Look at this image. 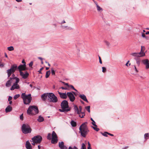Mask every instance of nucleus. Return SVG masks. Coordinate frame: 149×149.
Listing matches in <instances>:
<instances>
[{
  "instance_id": "nucleus-64",
  "label": "nucleus",
  "mask_w": 149,
  "mask_h": 149,
  "mask_svg": "<svg viewBox=\"0 0 149 149\" xmlns=\"http://www.w3.org/2000/svg\"><path fill=\"white\" fill-rule=\"evenodd\" d=\"M74 149H78L75 146L74 147Z\"/></svg>"
},
{
  "instance_id": "nucleus-56",
  "label": "nucleus",
  "mask_w": 149,
  "mask_h": 149,
  "mask_svg": "<svg viewBox=\"0 0 149 149\" xmlns=\"http://www.w3.org/2000/svg\"><path fill=\"white\" fill-rule=\"evenodd\" d=\"M134 68L135 71H136V72L137 73L138 72V71L137 70V69L135 66H134Z\"/></svg>"
},
{
  "instance_id": "nucleus-6",
  "label": "nucleus",
  "mask_w": 149,
  "mask_h": 149,
  "mask_svg": "<svg viewBox=\"0 0 149 149\" xmlns=\"http://www.w3.org/2000/svg\"><path fill=\"white\" fill-rule=\"evenodd\" d=\"M31 139L32 142V145L35 146L36 143H40L42 140V138L41 136L38 135L33 137Z\"/></svg>"
},
{
  "instance_id": "nucleus-43",
  "label": "nucleus",
  "mask_w": 149,
  "mask_h": 149,
  "mask_svg": "<svg viewBox=\"0 0 149 149\" xmlns=\"http://www.w3.org/2000/svg\"><path fill=\"white\" fill-rule=\"evenodd\" d=\"M104 42L107 46H109L110 45V43L108 42L105 41H104Z\"/></svg>"
},
{
  "instance_id": "nucleus-46",
  "label": "nucleus",
  "mask_w": 149,
  "mask_h": 149,
  "mask_svg": "<svg viewBox=\"0 0 149 149\" xmlns=\"http://www.w3.org/2000/svg\"><path fill=\"white\" fill-rule=\"evenodd\" d=\"M102 71L103 72H106V68L105 67H102Z\"/></svg>"
},
{
  "instance_id": "nucleus-38",
  "label": "nucleus",
  "mask_w": 149,
  "mask_h": 149,
  "mask_svg": "<svg viewBox=\"0 0 149 149\" xmlns=\"http://www.w3.org/2000/svg\"><path fill=\"white\" fill-rule=\"evenodd\" d=\"M86 109L89 113L90 112V106H88L85 107Z\"/></svg>"
},
{
  "instance_id": "nucleus-12",
  "label": "nucleus",
  "mask_w": 149,
  "mask_h": 149,
  "mask_svg": "<svg viewBox=\"0 0 149 149\" xmlns=\"http://www.w3.org/2000/svg\"><path fill=\"white\" fill-rule=\"evenodd\" d=\"M67 95L71 102H73L75 100V97L72 93L68 92L67 93Z\"/></svg>"
},
{
  "instance_id": "nucleus-24",
  "label": "nucleus",
  "mask_w": 149,
  "mask_h": 149,
  "mask_svg": "<svg viewBox=\"0 0 149 149\" xmlns=\"http://www.w3.org/2000/svg\"><path fill=\"white\" fill-rule=\"evenodd\" d=\"M12 109V108L10 105L8 106L6 109L5 111L6 113L11 111Z\"/></svg>"
},
{
  "instance_id": "nucleus-3",
  "label": "nucleus",
  "mask_w": 149,
  "mask_h": 149,
  "mask_svg": "<svg viewBox=\"0 0 149 149\" xmlns=\"http://www.w3.org/2000/svg\"><path fill=\"white\" fill-rule=\"evenodd\" d=\"M21 97L24 104H29L32 100V97L30 94L26 95L25 93H23L22 94Z\"/></svg>"
},
{
  "instance_id": "nucleus-19",
  "label": "nucleus",
  "mask_w": 149,
  "mask_h": 149,
  "mask_svg": "<svg viewBox=\"0 0 149 149\" xmlns=\"http://www.w3.org/2000/svg\"><path fill=\"white\" fill-rule=\"evenodd\" d=\"M48 93H45L42 95L41 96V98L43 101L46 100L47 97H48Z\"/></svg>"
},
{
  "instance_id": "nucleus-25",
  "label": "nucleus",
  "mask_w": 149,
  "mask_h": 149,
  "mask_svg": "<svg viewBox=\"0 0 149 149\" xmlns=\"http://www.w3.org/2000/svg\"><path fill=\"white\" fill-rule=\"evenodd\" d=\"M74 108L75 111L76 112H77V114L79 115H80L81 113L80 112V111H79V110L77 107L76 105H75L74 106Z\"/></svg>"
},
{
  "instance_id": "nucleus-7",
  "label": "nucleus",
  "mask_w": 149,
  "mask_h": 149,
  "mask_svg": "<svg viewBox=\"0 0 149 149\" xmlns=\"http://www.w3.org/2000/svg\"><path fill=\"white\" fill-rule=\"evenodd\" d=\"M48 100L50 102L56 103L58 102V98L53 93H48Z\"/></svg>"
},
{
  "instance_id": "nucleus-63",
  "label": "nucleus",
  "mask_w": 149,
  "mask_h": 149,
  "mask_svg": "<svg viewBox=\"0 0 149 149\" xmlns=\"http://www.w3.org/2000/svg\"><path fill=\"white\" fill-rule=\"evenodd\" d=\"M146 35H147V34H149V31H148L146 33Z\"/></svg>"
},
{
  "instance_id": "nucleus-54",
  "label": "nucleus",
  "mask_w": 149,
  "mask_h": 149,
  "mask_svg": "<svg viewBox=\"0 0 149 149\" xmlns=\"http://www.w3.org/2000/svg\"><path fill=\"white\" fill-rule=\"evenodd\" d=\"M142 36L143 38H145L146 37L145 34L143 33L142 34Z\"/></svg>"
},
{
  "instance_id": "nucleus-31",
  "label": "nucleus",
  "mask_w": 149,
  "mask_h": 149,
  "mask_svg": "<svg viewBox=\"0 0 149 149\" xmlns=\"http://www.w3.org/2000/svg\"><path fill=\"white\" fill-rule=\"evenodd\" d=\"M50 74V71H48L46 72L45 74V77L47 78L49 77Z\"/></svg>"
},
{
  "instance_id": "nucleus-53",
  "label": "nucleus",
  "mask_w": 149,
  "mask_h": 149,
  "mask_svg": "<svg viewBox=\"0 0 149 149\" xmlns=\"http://www.w3.org/2000/svg\"><path fill=\"white\" fill-rule=\"evenodd\" d=\"M99 62L100 64H102V62L101 58L100 56H99Z\"/></svg>"
},
{
  "instance_id": "nucleus-61",
  "label": "nucleus",
  "mask_w": 149,
  "mask_h": 149,
  "mask_svg": "<svg viewBox=\"0 0 149 149\" xmlns=\"http://www.w3.org/2000/svg\"><path fill=\"white\" fill-rule=\"evenodd\" d=\"M4 66V65L3 64H1L0 65V67H3Z\"/></svg>"
},
{
  "instance_id": "nucleus-50",
  "label": "nucleus",
  "mask_w": 149,
  "mask_h": 149,
  "mask_svg": "<svg viewBox=\"0 0 149 149\" xmlns=\"http://www.w3.org/2000/svg\"><path fill=\"white\" fill-rule=\"evenodd\" d=\"M79 111H80V112H81V111H82V107L81 106H80L79 107Z\"/></svg>"
},
{
  "instance_id": "nucleus-32",
  "label": "nucleus",
  "mask_w": 149,
  "mask_h": 149,
  "mask_svg": "<svg viewBox=\"0 0 149 149\" xmlns=\"http://www.w3.org/2000/svg\"><path fill=\"white\" fill-rule=\"evenodd\" d=\"M91 120L92 121V124H93V125L95 127H97V125L95 124V122L93 120L92 118H91Z\"/></svg>"
},
{
  "instance_id": "nucleus-59",
  "label": "nucleus",
  "mask_w": 149,
  "mask_h": 149,
  "mask_svg": "<svg viewBox=\"0 0 149 149\" xmlns=\"http://www.w3.org/2000/svg\"><path fill=\"white\" fill-rule=\"evenodd\" d=\"M17 2H19L22 1V0H15Z\"/></svg>"
},
{
  "instance_id": "nucleus-47",
  "label": "nucleus",
  "mask_w": 149,
  "mask_h": 149,
  "mask_svg": "<svg viewBox=\"0 0 149 149\" xmlns=\"http://www.w3.org/2000/svg\"><path fill=\"white\" fill-rule=\"evenodd\" d=\"M43 69V67L42 68H41L39 71H38V72H39V73L42 74V72H41L42 70V69Z\"/></svg>"
},
{
  "instance_id": "nucleus-23",
  "label": "nucleus",
  "mask_w": 149,
  "mask_h": 149,
  "mask_svg": "<svg viewBox=\"0 0 149 149\" xmlns=\"http://www.w3.org/2000/svg\"><path fill=\"white\" fill-rule=\"evenodd\" d=\"M131 55L134 56H135L137 57H142V56H141V55H140L139 53H132L131 54Z\"/></svg>"
},
{
  "instance_id": "nucleus-22",
  "label": "nucleus",
  "mask_w": 149,
  "mask_h": 149,
  "mask_svg": "<svg viewBox=\"0 0 149 149\" xmlns=\"http://www.w3.org/2000/svg\"><path fill=\"white\" fill-rule=\"evenodd\" d=\"M17 68V66L16 65H13L11 66L10 68V69L12 72H14Z\"/></svg>"
},
{
  "instance_id": "nucleus-57",
  "label": "nucleus",
  "mask_w": 149,
  "mask_h": 149,
  "mask_svg": "<svg viewBox=\"0 0 149 149\" xmlns=\"http://www.w3.org/2000/svg\"><path fill=\"white\" fill-rule=\"evenodd\" d=\"M107 134H108V135H110V136H113V134H110V133H108H108H107Z\"/></svg>"
},
{
  "instance_id": "nucleus-42",
  "label": "nucleus",
  "mask_w": 149,
  "mask_h": 149,
  "mask_svg": "<svg viewBox=\"0 0 149 149\" xmlns=\"http://www.w3.org/2000/svg\"><path fill=\"white\" fill-rule=\"evenodd\" d=\"M51 72L52 75H54L55 74V72L53 68L51 69Z\"/></svg>"
},
{
  "instance_id": "nucleus-40",
  "label": "nucleus",
  "mask_w": 149,
  "mask_h": 149,
  "mask_svg": "<svg viewBox=\"0 0 149 149\" xmlns=\"http://www.w3.org/2000/svg\"><path fill=\"white\" fill-rule=\"evenodd\" d=\"M88 146L87 147V149H92L91 148V144L89 141L88 142Z\"/></svg>"
},
{
  "instance_id": "nucleus-1",
  "label": "nucleus",
  "mask_w": 149,
  "mask_h": 149,
  "mask_svg": "<svg viewBox=\"0 0 149 149\" xmlns=\"http://www.w3.org/2000/svg\"><path fill=\"white\" fill-rule=\"evenodd\" d=\"M87 122H85L82 123L79 128V132L81 136L85 137L88 132H89L87 127Z\"/></svg>"
},
{
  "instance_id": "nucleus-4",
  "label": "nucleus",
  "mask_w": 149,
  "mask_h": 149,
  "mask_svg": "<svg viewBox=\"0 0 149 149\" xmlns=\"http://www.w3.org/2000/svg\"><path fill=\"white\" fill-rule=\"evenodd\" d=\"M61 109H59V111L61 112H68L70 110L68 108L69 106L68 101L66 100H63L61 104Z\"/></svg>"
},
{
  "instance_id": "nucleus-2",
  "label": "nucleus",
  "mask_w": 149,
  "mask_h": 149,
  "mask_svg": "<svg viewBox=\"0 0 149 149\" xmlns=\"http://www.w3.org/2000/svg\"><path fill=\"white\" fill-rule=\"evenodd\" d=\"M38 107L35 105L30 106L28 109L27 113L29 115H35L38 113Z\"/></svg>"
},
{
  "instance_id": "nucleus-5",
  "label": "nucleus",
  "mask_w": 149,
  "mask_h": 149,
  "mask_svg": "<svg viewBox=\"0 0 149 149\" xmlns=\"http://www.w3.org/2000/svg\"><path fill=\"white\" fill-rule=\"evenodd\" d=\"M22 132L24 134H27L31 133L32 130L29 125L24 124L22 127Z\"/></svg>"
},
{
  "instance_id": "nucleus-52",
  "label": "nucleus",
  "mask_w": 149,
  "mask_h": 149,
  "mask_svg": "<svg viewBox=\"0 0 149 149\" xmlns=\"http://www.w3.org/2000/svg\"><path fill=\"white\" fill-rule=\"evenodd\" d=\"M61 149H68V148L65 146H64Z\"/></svg>"
},
{
  "instance_id": "nucleus-10",
  "label": "nucleus",
  "mask_w": 149,
  "mask_h": 149,
  "mask_svg": "<svg viewBox=\"0 0 149 149\" xmlns=\"http://www.w3.org/2000/svg\"><path fill=\"white\" fill-rule=\"evenodd\" d=\"M52 138L51 143L53 144H55L57 142L58 138L55 132L53 131L52 134Z\"/></svg>"
},
{
  "instance_id": "nucleus-45",
  "label": "nucleus",
  "mask_w": 149,
  "mask_h": 149,
  "mask_svg": "<svg viewBox=\"0 0 149 149\" xmlns=\"http://www.w3.org/2000/svg\"><path fill=\"white\" fill-rule=\"evenodd\" d=\"M33 64V61L31 62L29 64V67H31L32 66Z\"/></svg>"
},
{
  "instance_id": "nucleus-21",
  "label": "nucleus",
  "mask_w": 149,
  "mask_h": 149,
  "mask_svg": "<svg viewBox=\"0 0 149 149\" xmlns=\"http://www.w3.org/2000/svg\"><path fill=\"white\" fill-rule=\"evenodd\" d=\"M79 97L85 101H86L87 102H88V101L86 98V96L84 94L80 95H79Z\"/></svg>"
},
{
  "instance_id": "nucleus-11",
  "label": "nucleus",
  "mask_w": 149,
  "mask_h": 149,
  "mask_svg": "<svg viewBox=\"0 0 149 149\" xmlns=\"http://www.w3.org/2000/svg\"><path fill=\"white\" fill-rule=\"evenodd\" d=\"M15 79V77H10L9 79L6 83V86L7 87H10L11 84L13 82L14 80Z\"/></svg>"
},
{
  "instance_id": "nucleus-55",
  "label": "nucleus",
  "mask_w": 149,
  "mask_h": 149,
  "mask_svg": "<svg viewBox=\"0 0 149 149\" xmlns=\"http://www.w3.org/2000/svg\"><path fill=\"white\" fill-rule=\"evenodd\" d=\"M85 116V114H82V115H79V116L81 118H83L84 117V116Z\"/></svg>"
},
{
  "instance_id": "nucleus-20",
  "label": "nucleus",
  "mask_w": 149,
  "mask_h": 149,
  "mask_svg": "<svg viewBox=\"0 0 149 149\" xmlns=\"http://www.w3.org/2000/svg\"><path fill=\"white\" fill-rule=\"evenodd\" d=\"M95 3L96 5L97 9L98 11L101 12L103 11V9L102 8L100 7L99 5L97 3L96 1L94 2Z\"/></svg>"
},
{
  "instance_id": "nucleus-37",
  "label": "nucleus",
  "mask_w": 149,
  "mask_h": 149,
  "mask_svg": "<svg viewBox=\"0 0 149 149\" xmlns=\"http://www.w3.org/2000/svg\"><path fill=\"white\" fill-rule=\"evenodd\" d=\"M20 96L19 94H17L14 96V100H16Z\"/></svg>"
},
{
  "instance_id": "nucleus-8",
  "label": "nucleus",
  "mask_w": 149,
  "mask_h": 149,
  "mask_svg": "<svg viewBox=\"0 0 149 149\" xmlns=\"http://www.w3.org/2000/svg\"><path fill=\"white\" fill-rule=\"evenodd\" d=\"M15 78L16 81L10 88L11 91L15 89H19L20 88L19 85L18 84L19 81V79L17 77H15Z\"/></svg>"
},
{
  "instance_id": "nucleus-18",
  "label": "nucleus",
  "mask_w": 149,
  "mask_h": 149,
  "mask_svg": "<svg viewBox=\"0 0 149 149\" xmlns=\"http://www.w3.org/2000/svg\"><path fill=\"white\" fill-rule=\"evenodd\" d=\"M25 146L27 149H32L31 146L29 141H26Z\"/></svg>"
},
{
  "instance_id": "nucleus-41",
  "label": "nucleus",
  "mask_w": 149,
  "mask_h": 149,
  "mask_svg": "<svg viewBox=\"0 0 149 149\" xmlns=\"http://www.w3.org/2000/svg\"><path fill=\"white\" fill-rule=\"evenodd\" d=\"M70 87L71 88H72V89H73V90H74L76 91H77V90H76L74 87V86L72 85H69V87Z\"/></svg>"
},
{
  "instance_id": "nucleus-16",
  "label": "nucleus",
  "mask_w": 149,
  "mask_h": 149,
  "mask_svg": "<svg viewBox=\"0 0 149 149\" xmlns=\"http://www.w3.org/2000/svg\"><path fill=\"white\" fill-rule=\"evenodd\" d=\"M145 49V47L144 46H141V50L139 53L141 55V56H142V57L144 56L145 55V53L144 52Z\"/></svg>"
},
{
  "instance_id": "nucleus-60",
  "label": "nucleus",
  "mask_w": 149,
  "mask_h": 149,
  "mask_svg": "<svg viewBox=\"0 0 149 149\" xmlns=\"http://www.w3.org/2000/svg\"><path fill=\"white\" fill-rule=\"evenodd\" d=\"M60 82H61L64 85H65V84H66V83H65V82H64L62 81H61Z\"/></svg>"
},
{
  "instance_id": "nucleus-62",
  "label": "nucleus",
  "mask_w": 149,
  "mask_h": 149,
  "mask_svg": "<svg viewBox=\"0 0 149 149\" xmlns=\"http://www.w3.org/2000/svg\"><path fill=\"white\" fill-rule=\"evenodd\" d=\"M68 149H74V148H73L72 147H71V146H70L69 148H68Z\"/></svg>"
},
{
  "instance_id": "nucleus-34",
  "label": "nucleus",
  "mask_w": 149,
  "mask_h": 149,
  "mask_svg": "<svg viewBox=\"0 0 149 149\" xmlns=\"http://www.w3.org/2000/svg\"><path fill=\"white\" fill-rule=\"evenodd\" d=\"M81 149H86V146L84 143H82Z\"/></svg>"
},
{
  "instance_id": "nucleus-26",
  "label": "nucleus",
  "mask_w": 149,
  "mask_h": 149,
  "mask_svg": "<svg viewBox=\"0 0 149 149\" xmlns=\"http://www.w3.org/2000/svg\"><path fill=\"white\" fill-rule=\"evenodd\" d=\"M7 72L8 74V78L9 77L12 73H14L10 69L7 70Z\"/></svg>"
},
{
  "instance_id": "nucleus-58",
  "label": "nucleus",
  "mask_w": 149,
  "mask_h": 149,
  "mask_svg": "<svg viewBox=\"0 0 149 149\" xmlns=\"http://www.w3.org/2000/svg\"><path fill=\"white\" fill-rule=\"evenodd\" d=\"M22 63L24 64H26V63L25 62L24 60H23L22 61Z\"/></svg>"
},
{
  "instance_id": "nucleus-13",
  "label": "nucleus",
  "mask_w": 149,
  "mask_h": 149,
  "mask_svg": "<svg viewBox=\"0 0 149 149\" xmlns=\"http://www.w3.org/2000/svg\"><path fill=\"white\" fill-rule=\"evenodd\" d=\"M19 73L22 78L24 79H27L29 76V73L27 71H26L25 73L23 72H21Z\"/></svg>"
},
{
  "instance_id": "nucleus-29",
  "label": "nucleus",
  "mask_w": 149,
  "mask_h": 149,
  "mask_svg": "<svg viewBox=\"0 0 149 149\" xmlns=\"http://www.w3.org/2000/svg\"><path fill=\"white\" fill-rule=\"evenodd\" d=\"M64 146V143L62 141L61 142H59L58 146L61 149Z\"/></svg>"
},
{
  "instance_id": "nucleus-30",
  "label": "nucleus",
  "mask_w": 149,
  "mask_h": 149,
  "mask_svg": "<svg viewBox=\"0 0 149 149\" xmlns=\"http://www.w3.org/2000/svg\"><path fill=\"white\" fill-rule=\"evenodd\" d=\"M144 138L145 140L149 139V133H146L144 134Z\"/></svg>"
},
{
  "instance_id": "nucleus-39",
  "label": "nucleus",
  "mask_w": 149,
  "mask_h": 149,
  "mask_svg": "<svg viewBox=\"0 0 149 149\" xmlns=\"http://www.w3.org/2000/svg\"><path fill=\"white\" fill-rule=\"evenodd\" d=\"M92 127L94 130H95V131H98L99 130V129L98 128H97V127L94 126Z\"/></svg>"
},
{
  "instance_id": "nucleus-49",
  "label": "nucleus",
  "mask_w": 149,
  "mask_h": 149,
  "mask_svg": "<svg viewBox=\"0 0 149 149\" xmlns=\"http://www.w3.org/2000/svg\"><path fill=\"white\" fill-rule=\"evenodd\" d=\"M12 98V97L10 96H9L8 97V101H11Z\"/></svg>"
},
{
  "instance_id": "nucleus-51",
  "label": "nucleus",
  "mask_w": 149,
  "mask_h": 149,
  "mask_svg": "<svg viewBox=\"0 0 149 149\" xmlns=\"http://www.w3.org/2000/svg\"><path fill=\"white\" fill-rule=\"evenodd\" d=\"M60 88H61L63 90H67L68 89V88H67L64 87H62Z\"/></svg>"
},
{
  "instance_id": "nucleus-33",
  "label": "nucleus",
  "mask_w": 149,
  "mask_h": 149,
  "mask_svg": "<svg viewBox=\"0 0 149 149\" xmlns=\"http://www.w3.org/2000/svg\"><path fill=\"white\" fill-rule=\"evenodd\" d=\"M7 49L9 51H13L14 49V48L13 46H10L8 47Z\"/></svg>"
},
{
  "instance_id": "nucleus-28",
  "label": "nucleus",
  "mask_w": 149,
  "mask_h": 149,
  "mask_svg": "<svg viewBox=\"0 0 149 149\" xmlns=\"http://www.w3.org/2000/svg\"><path fill=\"white\" fill-rule=\"evenodd\" d=\"M44 120V119L41 116H39L38 117V119H37V120L39 122H42Z\"/></svg>"
},
{
  "instance_id": "nucleus-9",
  "label": "nucleus",
  "mask_w": 149,
  "mask_h": 149,
  "mask_svg": "<svg viewBox=\"0 0 149 149\" xmlns=\"http://www.w3.org/2000/svg\"><path fill=\"white\" fill-rule=\"evenodd\" d=\"M76 52L79 53L80 51H82L84 49V46L83 44L80 43H78L76 45Z\"/></svg>"
},
{
  "instance_id": "nucleus-36",
  "label": "nucleus",
  "mask_w": 149,
  "mask_h": 149,
  "mask_svg": "<svg viewBox=\"0 0 149 149\" xmlns=\"http://www.w3.org/2000/svg\"><path fill=\"white\" fill-rule=\"evenodd\" d=\"M107 133H108L107 132H104L103 133H102L101 134H102V135H103V136H106V137H107Z\"/></svg>"
},
{
  "instance_id": "nucleus-44",
  "label": "nucleus",
  "mask_w": 149,
  "mask_h": 149,
  "mask_svg": "<svg viewBox=\"0 0 149 149\" xmlns=\"http://www.w3.org/2000/svg\"><path fill=\"white\" fill-rule=\"evenodd\" d=\"M23 114H22L20 116V119L21 120H23Z\"/></svg>"
},
{
  "instance_id": "nucleus-35",
  "label": "nucleus",
  "mask_w": 149,
  "mask_h": 149,
  "mask_svg": "<svg viewBox=\"0 0 149 149\" xmlns=\"http://www.w3.org/2000/svg\"><path fill=\"white\" fill-rule=\"evenodd\" d=\"M51 134L50 133L48 134V135L47 137V139L49 140H50L51 139Z\"/></svg>"
},
{
  "instance_id": "nucleus-14",
  "label": "nucleus",
  "mask_w": 149,
  "mask_h": 149,
  "mask_svg": "<svg viewBox=\"0 0 149 149\" xmlns=\"http://www.w3.org/2000/svg\"><path fill=\"white\" fill-rule=\"evenodd\" d=\"M18 69L19 70V73L22 72V71L25 70H26V64H24L23 65H21L19 66L18 67Z\"/></svg>"
},
{
  "instance_id": "nucleus-15",
  "label": "nucleus",
  "mask_w": 149,
  "mask_h": 149,
  "mask_svg": "<svg viewBox=\"0 0 149 149\" xmlns=\"http://www.w3.org/2000/svg\"><path fill=\"white\" fill-rule=\"evenodd\" d=\"M58 93L60 95V97L62 99H65L67 98V95L66 93H62L58 91Z\"/></svg>"
},
{
  "instance_id": "nucleus-17",
  "label": "nucleus",
  "mask_w": 149,
  "mask_h": 149,
  "mask_svg": "<svg viewBox=\"0 0 149 149\" xmlns=\"http://www.w3.org/2000/svg\"><path fill=\"white\" fill-rule=\"evenodd\" d=\"M149 61L148 59H145L143 61V63L146 66V68L148 69L149 68Z\"/></svg>"
},
{
  "instance_id": "nucleus-27",
  "label": "nucleus",
  "mask_w": 149,
  "mask_h": 149,
  "mask_svg": "<svg viewBox=\"0 0 149 149\" xmlns=\"http://www.w3.org/2000/svg\"><path fill=\"white\" fill-rule=\"evenodd\" d=\"M70 123L72 127H75L77 125L76 123L73 120H72L71 121Z\"/></svg>"
},
{
  "instance_id": "nucleus-48",
  "label": "nucleus",
  "mask_w": 149,
  "mask_h": 149,
  "mask_svg": "<svg viewBox=\"0 0 149 149\" xmlns=\"http://www.w3.org/2000/svg\"><path fill=\"white\" fill-rule=\"evenodd\" d=\"M129 62V61H128L127 63H126L125 64V65H126L127 66H129L130 65V63L129 64L128 63Z\"/></svg>"
}]
</instances>
